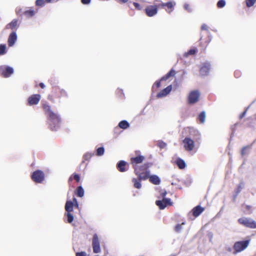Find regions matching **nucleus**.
I'll return each mask as SVG.
<instances>
[{"instance_id":"f257e3e1","label":"nucleus","mask_w":256,"mask_h":256,"mask_svg":"<svg viewBox=\"0 0 256 256\" xmlns=\"http://www.w3.org/2000/svg\"><path fill=\"white\" fill-rule=\"evenodd\" d=\"M43 108L45 112L48 113V120L50 129L53 131L58 130L60 127V116L51 110L50 106L49 105L45 104Z\"/></svg>"},{"instance_id":"f03ea898","label":"nucleus","mask_w":256,"mask_h":256,"mask_svg":"<svg viewBox=\"0 0 256 256\" xmlns=\"http://www.w3.org/2000/svg\"><path fill=\"white\" fill-rule=\"evenodd\" d=\"M250 240L237 241L233 246L234 254H236L245 250L249 246Z\"/></svg>"},{"instance_id":"7ed1b4c3","label":"nucleus","mask_w":256,"mask_h":256,"mask_svg":"<svg viewBox=\"0 0 256 256\" xmlns=\"http://www.w3.org/2000/svg\"><path fill=\"white\" fill-rule=\"evenodd\" d=\"M166 190H162L160 192V196L162 197V200H157L156 202V204L157 206H158L160 210H164L167 206L172 205V202L171 201L170 198H166L165 196L166 195Z\"/></svg>"},{"instance_id":"20e7f679","label":"nucleus","mask_w":256,"mask_h":256,"mask_svg":"<svg viewBox=\"0 0 256 256\" xmlns=\"http://www.w3.org/2000/svg\"><path fill=\"white\" fill-rule=\"evenodd\" d=\"M200 92L198 90L191 91L188 97V103L190 104L196 103L200 100Z\"/></svg>"},{"instance_id":"39448f33","label":"nucleus","mask_w":256,"mask_h":256,"mask_svg":"<svg viewBox=\"0 0 256 256\" xmlns=\"http://www.w3.org/2000/svg\"><path fill=\"white\" fill-rule=\"evenodd\" d=\"M31 178L35 182L40 184L44 179V174L42 170H38L32 173Z\"/></svg>"},{"instance_id":"423d86ee","label":"nucleus","mask_w":256,"mask_h":256,"mask_svg":"<svg viewBox=\"0 0 256 256\" xmlns=\"http://www.w3.org/2000/svg\"><path fill=\"white\" fill-rule=\"evenodd\" d=\"M238 222L240 224L246 227L256 228V222L251 218L243 217L240 218Z\"/></svg>"},{"instance_id":"0eeeda50","label":"nucleus","mask_w":256,"mask_h":256,"mask_svg":"<svg viewBox=\"0 0 256 256\" xmlns=\"http://www.w3.org/2000/svg\"><path fill=\"white\" fill-rule=\"evenodd\" d=\"M92 247L93 252L94 253L98 254L100 252V242L98 236L96 234H94L93 235L92 239Z\"/></svg>"},{"instance_id":"6e6552de","label":"nucleus","mask_w":256,"mask_h":256,"mask_svg":"<svg viewBox=\"0 0 256 256\" xmlns=\"http://www.w3.org/2000/svg\"><path fill=\"white\" fill-rule=\"evenodd\" d=\"M14 73L12 67L6 66H0V74L4 78H8Z\"/></svg>"},{"instance_id":"1a4fd4ad","label":"nucleus","mask_w":256,"mask_h":256,"mask_svg":"<svg viewBox=\"0 0 256 256\" xmlns=\"http://www.w3.org/2000/svg\"><path fill=\"white\" fill-rule=\"evenodd\" d=\"M184 148L187 151L190 152L193 150L194 147V142L190 137H186L183 140Z\"/></svg>"},{"instance_id":"9d476101","label":"nucleus","mask_w":256,"mask_h":256,"mask_svg":"<svg viewBox=\"0 0 256 256\" xmlns=\"http://www.w3.org/2000/svg\"><path fill=\"white\" fill-rule=\"evenodd\" d=\"M139 168H134V173L138 176V178L140 180H147L150 177V172L146 171V172H140Z\"/></svg>"},{"instance_id":"9b49d317","label":"nucleus","mask_w":256,"mask_h":256,"mask_svg":"<svg viewBox=\"0 0 256 256\" xmlns=\"http://www.w3.org/2000/svg\"><path fill=\"white\" fill-rule=\"evenodd\" d=\"M145 12L148 16L152 17L155 16L158 13L156 6L150 5L146 6Z\"/></svg>"},{"instance_id":"f8f14e48","label":"nucleus","mask_w":256,"mask_h":256,"mask_svg":"<svg viewBox=\"0 0 256 256\" xmlns=\"http://www.w3.org/2000/svg\"><path fill=\"white\" fill-rule=\"evenodd\" d=\"M40 99V95L38 94H33L30 96L28 99V104L29 106L36 104L38 103Z\"/></svg>"},{"instance_id":"ddd939ff","label":"nucleus","mask_w":256,"mask_h":256,"mask_svg":"<svg viewBox=\"0 0 256 256\" xmlns=\"http://www.w3.org/2000/svg\"><path fill=\"white\" fill-rule=\"evenodd\" d=\"M18 36L16 31L12 32L9 35L8 40V45L9 46H12L16 42Z\"/></svg>"},{"instance_id":"4468645a","label":"nucleus","mask_w":256,"mask_h":256,"mask_svg":"<svg viewBox=\"0 0 256 256\" xmlns=\"http://www.w3.org/2000/svg\"><path fill=\"white\" fill-rule=\"evenodd\" d=\"M172 90V86H168L166 88H164V89L162 90L160 92H158L156 95V97L158 98H161L166 96Z\"/></svg>"},{"instance_id":"2eb2a0df","label":"nucleus","mask_w":256,"mask_h":256,"mask_svg":"<svg viewBox=\"0 0 256 256\" xmlns=\"http://www.w3.org/2000/svg\"><path fill=\"white\" fill-rule=\"evenodd\" d=\"M128 163L123 160L119 161L116 164V168L120 172H126L128 170Z\"/></svg>"},{"instance_id":"dca6fc26","label":"nucleus","mask_w":256,"mask_h":256,"mask_svg":"<svg viewBox=\"0 0 256 256\" xmlns=\"http://www.w3.org/2000/svg\"><path fill=\"white\" fill-rule=\"evenodd\" d=\"M210 65L208 62H206L200 69V73L202 76L207 75L210 71Z\"/></svg>"},{"instance_id":"f3484780","label":"nucleus","mask_w":256,"mask_h":256,"mask_svg":"<svg viewBox=\"0 0 256 256\" xmlns=\"http://www.w3.org/2000/svg\"><path fill=\"white\" fill-rule=\"evenodd\" d=\"M204 210V208L200 206H197L192 210V214L195 217L199 216Z\"/></svg>"},{"instance_id":"a211bd4d","label":"nucleus","mask_w":256,"mask_h":256,"mask_svg":"<svg viewBox=\"0 0 256 256\" xmlns=\"http://www.w3.org/2000/svg\"><path fill=\"white\" fill-rule=\"evenodd\" d=\"M18 27V20L17 19H14L12 20L6 25V29L11 28L12 30L17 29V28Z\"/></svg>"},{"instance_id":"6ab92c4d","label":"nucleus","mask_w":256,"mask_h":256,"mask_svg":"<svg viewBox=\"0 0 256 256\" xmlns=\"http://www.w3.org/2000/svg\"><path fill=\"white\" fill-rule=\"evenodd\" d=\"M190 134L194 136V140L200 142L201 140V135L198 130H192L190 131Z\"/></svg>"},{"instance_id":"aec40b11","label":"nucleus","mask_w":256,"mask_h":256,"mask_svg":"<svg viewBox=\"0 0 256 256\" xmlns=\"http://www.w3.org/2000/svg\"><path fill=\"white\" fill-rule=\"evenodd\" d=\"M74 208V202L72 200H67L65 204V210L66 212H72Z\"/></svg>"},{"instance_id":"412c9836","label":"nucleus","mask_w":256,"mask_h":256,"mask_svg":"<svg viewBox=\"0 0 256 256\" xmlns=\"http://www.w3.org/2000/svg\"><path fill=\"white\" fill-rule=\"evenodd\" d=\"M149 180L152 184L158 185L160 182V179L157 175L150 176Z\"/></svg>"},{"instance_id":"4be33fe9","label":"nucleus","mask_w":256,"mask_h":256,"mask_svg":"<svg viewBox=\"0 0 256 256\" xmlns=\"http://www.w3.org/2000/svg\"><path fill=\"white\" fill-rule=\"evenodd\" d=\"M176 164L180 169H184L186 166V164L184 160L180 158H178L176 160Z\"/></svg>"},{"instance_id":"5701e85b","label":"nucleus","mask_w":256,"mask_h":256,"mask_svg":"<svg viewBox=\"0 0 256 256\" xmlns=\"http://www.w3.org/2000/svg\"><path fill=\"white\" fill-rule=\"evenodd\" d=\"M244 186V183L243 182H241L237 188L234 190L235 194L234 196V198L235 199L237 197L239 193L242 191Z\"/></svg>"},{"instance_id":"b1692460","label":"nucleus","mask_w":256,"mask_h":256,"mask_svg":"<svg viewBox=\"0 0 256 256\" xmlns=\"http://www.w3.org/2000/svg\"><path fill=\"white\" fill-rule=\"evenodd\" d=\"M144 160V156H139L134 158H131V162L132 164H140Z\"/></svg>"},{"instance_id":"393cba45","label":"nucleus","mask_w":256,"mask_h":256,"mask_svg":"<svg viewBox=\"0 0 256 256\" xmlns=\"http://www.w3.org/2000/svg\"><path fill=\"white\" fill-rule=\"evenodd\" d=\"M118 126L123 130H126L129 128L130 124L126 120H122L120 121L118 124Z\"/></svg>"},{"instance_id":"a878e982","label":"nucleus","mask_w":256,"mask_h":256,"mask_svg":"<svg viewBox=\"0 0 256 256\" xmlns=\"http://www.w3.org/2000/svg\"><path fill=\"white\" fill-rule=\"evenodd\" d=\"M135 188L140 189L142 188L141 180L138 178H133L132 180Z\"/></svg>"},{"instance_id":"bb28decb","label":"nucleus","mask_w":256,"mask_h":256,"mask_svg":"<svg viewBox=\"0 0 256 256\" xmlns=\"http://www.w3.org/2000/svg\"><path fill=\"white\" fill-rule=\"evenodd\" d=\"M206 112L204 111L202 112L198 116V119L201 124H204L206 120Z\"/></svg>"},{"instance_id":"cd10ccee","label":"nucleus","mask_w":256,"mask_h":256,"mask_svg":"<svg viewBox=\"0 0 256 256\" xmlns=\"http://www.w3.org/2000/svg\"><path fill=\"white\" fill-rule=\"evenodd\" d=\"M36 12H35L33 10H29L24 12V14L27 18H30L36 14Z\"/></svg>"},{"instance_id":"c85d7f7f","label":"nucleus","mask_w":256,"mask_h":256,"mask_svg":"<svg viewBox=\"0 0 256 256\" xmlns=\"http://www.w3.org/2000/svg\"><path fill=\"white\" fill-rule=\"evenodd\" d=\"M84 190L82 187L80 186L78 187L76 190V195L82 198L84 196Z\"/></svg>"},{"instance_id":"c756f323","label":"nucleus","mask_w":256,"mask_h":256,"mask_svg":"<svg viewBox=\"0 0 256 256\" xmlns=\"http://www.w3.org/2000/svg\"><path fill=\"white\" fill-rule=\"evenodd\" d=\"M198 52V50L196 48L190 49L187 52H185L184 56L186 58L188 57L189 55H194L196 54Z\"/></svg>"},{"instance_id":"7c9ffc66","label":"nucleus","mask_w":256,"mask_h":256,"mask_svg":"<svg viewBox=\"0 0 256 256\" xmlns=\"http://www.w3.org/2000/svg\"><path fill=\"white\" fill-rule=\"evenodd\" d=\"M251 148V146H247L242 148L241 150V154L242 156L248 154L249 150Z\"/></svg>"},{"instance_id":"2f4dec72","label":"nucleus","mask_w":256,"mask_h":256,"mask_svg":"<svg viewBox=\"0 0 256 256\" xmlns=\"http://www.w3.org/2000/svg\"><path fill=\"white\" fill-rule=\"evenodd\" d=\"M65 216L66 217V220L68 223H72L74 220V216L71 214V212H66L65 214Z\"/></svg>"},{"instance_id":"473e14b6","label":"nucleus","mask_w":256,"mask_h":256,"mask_svg":"<svg viewBox=\"0 0 256 256\" xmlns=\"http://www.w3.org/2000/svg\"><path fill=\"white\" fill-rule=\"evenodd\" d=\"M185 224V222H182L181 224H177L174 227V230L176 232H180L182 230V225Z\"/></svg>"},{"instance_id":"72a5a7b5","label":"nucleus","mask_w":256,"mask_h":256,"mask_svg":"<svg viewBox=\"0 0 256 256\" xmlns=\"http://www.w3.org/2000/svg\"><path fill=\"white\" fill-rule=\"evenodd\" d=\"M104 153V146L99 147L96 149V154L98 156H102Z\"/></svg>"},{"instance_id":"f704fd0d","label":"nucleus","mask_w":256,"mask_h":256,"mask_svg":"<svg viewBox=\"0 0 256 256\" xmlns=\"http://www.w3.org/2000/svg\"><path fill=\"white\" fill-rule=\"evenodd\" d=\"M226 2L225 0H219L217 2V6L218 8H222L226 6Z\"/></svg>"},{"instance_id":"c9c22d12","label":"nucleus","mask_w":256,"mask_h":256,"mask_svg":"<svg viewBox=\"0 0 256 256\" xmlns=\"http://www.w3.org/2000/svg\"><path fill=\"white\" fill-rule=\"evenodd\" d=\"M6 46L4 44H0V55H3L6 53Z\"/></svg>"},{"instance_id":"e433bc0d","label":"nucleus","mask_w":256,"mask_h":256,"mask_svg":"<svg viewBox=\"0 0 256 256\" xmlns=\"http://www.w3.org/2000/svg\"><path fill=\"white\" fill-rule=\"evenodd\" d=\"M166 144L162 140H159L158 142L157 146L160 149L165 148L166 146Z\"/></svg>"},{"instance_id":"4c0bfd02","label":"nucleus","mask_w":256,"mask_h":256,"mask_svg":"<svg viewBox=\"0 0 256 256\" xmlns=\"http://www.w3.org/2000/svg\"><path fill=\"white\" fill-rule=\"evenodd\" d=\"M256 2V0H246V5L248 8H250Z\"/></svg>"},{"instance_id":"58836bf2","label":"nucleus","mask_w":256,"mask_h":256,"mask_svg":"<svg viewBox=\"0 0 256 256\" xmlns=\"http://www.w3.org/2000/svg\"><path fill=\"white\" fill-rule=\"evenodd\" d=\"M148 168V166L146 164H144L142 166H136L134 168H139L140 171V172H144Z\"/></svg>"},{"instance_id":"ea45409f","label":"nucleus","mask_w":256,"mask_h":256,"mask_svg":"<svg viewBox=\"0 0 256 256\" xmlns=\"http://www.w3.org/2000/svg\"><path fill=\"white\" fill-rule=\"evenodd\" d=\"M45 2L44 0H36V5L40 6H43L44 5Z\"/></svg>"},{"instance_id":"a19ab883","label":"nucleus","mask_w":256,"mask_h":256,"mask_svg":"<svg viewBox=\"0 0 256 256\" xmlns=\"http://www.w3.org/2000/svg\"><path fill=\"white\" fill-rule=\"evenodd\" d=\"M184 8L186 10L189 12H192V9L190 8V6L188 4H184Z\"/></svg>"},{"instance_id":"79ce46f5","label":"nucleus","mask_w":256,"mask_h":256,"mask_svg":"<svg viewBox=\"0 0 256 256\" xmlns=\"http://www.w3.org/2000/svg\"><path fill=\"white\" fill-rule=\"evenodd\" d=\"M163 6H166L168 8H172L173 7V4L171 2H168L162 4Z\"/></svg>"},{"instance_id":"37998d69","label":"nucleus","mask_w":256,"mask_h":256,"mask_svg":"<svg viewBox=\"0 0 256 256\" xmlns=\"http://www.w3.org/2000/svg\"><path fill=\"white\" fill-rule=\"evenodd\" d=\"M60 92L61 96H65V97L68 96V94L65 90H64L63 89H61V90H60Z\"/></svg>"},{"instance_id":"c03bdc74","label":"nucleus","mask_w":256,"mask_h":256,"mask_svg":"<svg viewBox=\"0 0 256 256\" xmlns=\"http://www.w3.org/2000/svg\"><path fill=\"white\" fill-rule=\"evenodd\" d=\"M93 155V154L88 152L84 155V157L85 160H88Z\"/></svg>"},{"instance_id":"a18cd8bd","label":"nucleus","mask_w":256,"mask_h":256,"mask_svg":"<svg viewBox=\"0 0 256 256\" xmlns=\"http://www.w3.org/2000/svg\"><path fill=\"white\" fill-rule=\"evenodd\" d=\"M72 202H74V208H79V204L76 198L74 197L72 198Z\"/></svg>"},{"instance_id":"49530a36","label":"nucleus","mask_w":256,"mask_h":256,"mask_svg":"<svg viewBox=\"0 0 256 256\" xmlns=\"http://www.w3.org/2000/svg\"><path fill=\"white\" fill-rule=\"evenodd\" d=\"M176 74L175 71L172 69L167 74V76L170 78L171 76H173Z\"/></svg>"},{"instance_id":"de8ad7c7","label":"nucleus","mask_w":256,"mask_h":256,"mask_svg":"<svg viewBox=\"0 0 256 256\" xmlns=\"http://www.w3.org/2000/svg\"><path fill=\"white\" fill-rule=\"evenodd\" d=\"M161 81H162V80H156V81L154 82V84L153 85V86H152V88H154V86H156V87H157V88H159V87L160 86V82H161Z\"/></svg>"},{"instance_id":"09e8293b","label":"nucleus","mask_w":256,"mask_h":256,"mask_svg":"<svg viewBox=\"0 0 256 256\" xmlns=\"http://www.w3.org/2000/svg\"><path fill=\"white\" fill-rule=\"evenodd\" d=\"M74 178L78 182H79L80 180V176L77 174H74Z\"/></svg>"},{"instance_id":"8fccbe9b","label":"nucleus","mask_w":256,"mask_h":256,"mask_svg":"<svg viewBox=\"0 0 256 256\" xmlns=\"http://www.w3.org/2000/svg\"><path fill=\"white\" fill-rule=\"evenodd\" d=\"M76 256H86V254L85 252H78L76 254Z\"/></svg>"},{"instance_id":"3c124183","label":"nucleus","mask_w":256,"mask_h":256,"mask_svg":"<svg viewBox=\"0 0 256 256\" xmlns=\"http://www.w3.org/2000/svg\"><path fill=\"white\" fill-rule=\"evenodd\" d=\"M134 7L136 8L137 10H140L142 9V7L141 6H140V4L138 3V2H134Z\"/></svg>"},{"instance_id":"603ef678","label":"nucleus","mask_w":256,"mask_h":256,"mask_svg":"<svg viewBox=\"0 0 256 256\" xmlns=\"http://www.w3.org/2000/svg\"><path fill=\"white\" fill-rule=\"evenodd\" d=\"M248 108L243 112L240 116V118L242 119L246 114Z\"/></svg>"},{"instance_id":"864d4df0","label":"nucleus","mask_w":256,"mask_h":256,"mask_svg":"<svg viewBox=\"0 0 256 256\" xmlns=\"http://www.w3.org/2000/svg\"><path fill=\"white\" fill-rule=\"evenodd\" d=\"M91 0H81V2L84 4H88L90 3Z\"/></svg>"},{"instance_id":"5fc2aeb1","label":"nucleus","mask_w":256,"mask_h":256,"mask_svg":"<svg viewBox=\"0 0 256 256\" xmlns=\"http://www.w3.org/2000/svg\"><path fill=\"white\" fill-rule=\"evenodd\" d=\"M201 30H208V26L206 24H203L201 26Z\"/></svg>"},{"instance_id":"6e6d98bb","label":"nucleus","mask_w":256,"mask_h":256,"mask_svg":"<svg viewBox=\"0 0 256 256\" xmlns=\"http://www.w3.org/2000/svg\"><path fill=\"white\" fill-rule=\"evenodd\" d=\"M168 78H169L167 76V75H166V74L165 76H162L160 80H162V81H166V80Z\"/></svg>"},{"instance_id":"4d7b16f0","label":"nucleus","mask_w":256,"mask_h":256,"mask_svg":"<svg viewBox=\"0 0 256 256\" xmlns=\"http://www.w3.org/2000/svg\"><path fill=\"white\" fill-rule=\"evenodd\" d=\"M16 12L18 15H19L22 12V9L20 8H16Z\"/></svg>"},{"instance_id":"13d9d810","label":"nucleus","mask_w":256,"mask_h":256,"mask_svg":"<svg viewBox=\"0 0 256 256\" xmlns=\"http://www.w3.org/2000/svg\"><path fill=\"white\" fill-rule=\"evenodd\" d=\"M40 86L41 88H45V84L43 82L40 83Z\"/></svg>"},{"instance_id":"bf43d9fd","label":"nucleus","mask_w":256,"mask_h":256,"mask_svg":"<svg viewBox=\"0 0 256 256\" xmlns=\"http://www.w3.org/2000/svg\"><path fill=\"white\" fill-rule=\"evenodd\" d=\"M238 124V123L234 124V125L233 126L234 128H232V132H234V128L237 126Z\"/></svg>"},{"instance_id":"052dcab7","label":"nucleus","mask_w":256,"mask_h":256,"mask_svg":"<svg viewBox=\"0 0 256 256\" xmlns=\"http://www.w3.org/2000/svg\"><path fill=\"white\" fill-rule=\"evenodd\" d=\"M246 209H247L248 210H250V208H251V206L247 205V206H246Z\"/></svg>"},{"instance_id":"680f3d73","label":"nucleus","mask_w":256,"mask_h":256,"mask_svg":"<svg viewBox=\"0 0 256 256\" xmlns=\"http://www.w3.org/2000/svg\"><path fill=\"white\" fill-rule=\"evenodd\" d=\"M120 0L124 3H126L128 1V0Z\"/></svg>"},{"instance_id":"e2e57ef3","label":"nucleus","mask_w":256,"mask_h":256,"mask_svg":"<svg viewBox=\"0 0 256 256\" xmlns=\"http://www.w3.org/2000/svg\"><path fill=\"white\" fill-rule=\"evenodd\" d=\"M72 178L70 176L69 178H68V181L69 182H70V181H72Z\"/></svg>"},{"instance_id":"0e129e2a","label":"nucleus","mask_w":256,"mask_h":256,"mask_svg":"<svg viewBox=\"0 0 256 256\" xmlns=\"http://www.w3.org/2000/svg\"><path fill=\"white\" fill-rule=\"evenodd\" d=\"M48 2H50L52 0H46Z\"/></svg>"},{"instance_id":"69168bd1","label":"nucleus","mask_w":256,"mask_h":256,"mask_svg":"<svg viewBox=\"0 0 256 256\" xmlns=\"http://www.w3.org/2000/svg\"><path fill=\"white\" fill-rule=\"evenodd\" d=\"M172 185H174V182H172Z\"/></svg>"}]
</instances>
